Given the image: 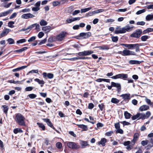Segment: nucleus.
I'll return each mask as SVG.
<instances>
[{"label": "nucleus", "mask_w": 153, "mask_h": 153, "mask_svg": "<svg viewBox=\"0 0 153 153\" xmlns=\"http://www.w3.org/2000/svg\"><path fill=\"white\" fill-rule=\"evenodd\" d=\"M120 26H117L116 27V30H115L114 33L115 34L124 33L126 32H129L131 31L133 28V27L129 26L128 25H126L125 27L120 28V30H118L119 29Z\"/></svg>", "instance_id": "nucleus-1"}, {"label": "nucleus", "mask_w": 153, "mask_h": 153, "mask_svg": "<svg viewBox=\"0 0 153 153\" xmlns=\"http://www.w3.org/2000/svg\"><path fill=\"white\" fill-rule=\"evenodd\" d=\"M25 118L21 114L18 113L16 115L15 120L16 122L19 125L25 126Z\"/></svg>", "instance_id": "nucleus-2"}, {"label": "nucleus", "mask_w": 153, "mask_h": 153, "mask_svg": "<svg viewBox=\"0 0 153 153\" xmlns=\"http://www.w3.org/2000/svg\"><path fill=\"white\" fill-rule=\"evenodd\" d=\"M142 45L141 44H127L126 48L129 49H133L135 48V51L137 52L140 51L139 46Z\"/></svg>", "instance_id": "nucleus-3"}, {"label": "nucleus", "mask_w": 153, "mask_h": 153, "mask_svg": "<svg viewBox=\"0 0 153 153\" xmlns=\"http://www.w3.org/2000/svg\"><path fill=\"white\" fill-rule=\"evenodd\" d=\"M142 33V31L141 29H137L131 35V37L135 38H139Z\"/></svg>", "instance_id": "nucleus-4"}, {"label": "nucleus", "mask_w": 153, "mask_h": 153, "mask_svg": "<svg viewBox=\"0 0 153 153\" xmlns=\"http://www.w3.org/2000/svg\"><path fill=\"white\" fill-rule=\"evenodd\" d=\"M67 35V33L66 32H62L58 35L55 37L54 39H56L57 41H61L64 39Z\"/></svg>", "instance_id": "nucleus-5"}, {"label": "nucleus", "mask_w": 153, "mask_h": 153, "mask_svg": "<svg viewBox=\"0 0 153 153\" xmlns=\"http://www.w3.org/2000/svg\"><path fill=\"white\" fill-rule=\"evenodd\" d=\"M67 145L71 149H77L80 148V146L78 143L74 142H69L67 143Z\"/></svg>", "instance_id": "nucleus-6"}, {"label": "nucleus", "mask_w": 153, "mask_h": 153, "mask_svg": "<svg viewBox=\"0 0 153 153\" xmlns=\"http://www.w3.org/2000/svg\"><path fill=\"white\" fill-rule=\"evenodd\" d=\"M80 19V18L79 17H70L67 19L66 20L65 23L66 24H69L71 23V22L77 21L79 20Z\"/></svg>", "instance_id": "nucleus-7"}, {"label": "nucleus", "mask_w": 153, "mask_h": 153, "mask_svg": "<svg viewBox=\"0 0 153 153\" xmlns=\"http://www.w3.org/2000/svg\"><path fill=\"white\" fill-rule=\"evenodd\" d=\"M43 120L45 122L47 125L51 128H52L54 130H55L57 133H59V132L58 130H56L54 127L53 126L52 123L50 121V120L48 119H44Z\"/></svg>", "instance_id": "nucleus-8"}, {"label": "nucleus", "mask_w": 153, "mask_h": 153, "mask_svg": "<svg viewBox=\"0 0 153 153\" xmlns=\"http://www.w3.org/2000/svg\"><path fill=\"white\" fill-rule=\"evenodd\" d=\"M123 53L124 56H129L130 55H135L134 52L127 50L126 49H125L123 51Z\"/></svg>", "instance_id": "nucleus-9"}, {"label": "nucleus", "mask_w": 153, "mask_h": 153, "mask_svg": "<svg viewBox=\"0 0 153 153\" xmlns=\"http://www.w3.org/2000/svg\"><path fill=\"white\" fill-rule=\"evenodd\" d=\"M111 85L114 87H115L117 88V91L118 93H119L121 89V85L119 83H116L114 82H111Z\"/></svg>", "instance_id": "nucleus-10"}, {"label": "nucleus", "mask_w": 153, "mask_h": 153, "mask_svg": "<svg viewBox=\"0 0 153 153\" xmlns=\"http://www.w3.org/2000/svg\"><path fill=\"white\" fill-rule=\"evenodd\" d=\"M91 34V33L90 32L81 33L79 34V36L83 37L84 38L86 39L90 36Z\"/></svg>", "instance_id": "nucleus-11"}, {"label": "nucleus", "mask_w": 153, "mask_h": 153, "mask_svg": "<svg viewBox=\"0 0 153 153\" xmlns=\"http://www.w3.org/2000/svg\"><path fill=\"white\" fill-rule=\"evenodd\" d=\"M35 16L30 13L24 14L22 16V18L24 19H27L34 17Z\"/></svg>", "instance_id": "nucleus-12"}, {"label": "nucleus", "mask_w": 153, "mask_h": 153, "mask_svg": "<svg viewBox=\"0 0 153 153\" xmlns=\"http://www.w3.org/2000/svg\"><path fill=\"white\" fill-rule=\"evenodd\" d=\"M139 136V134L138 133H135L133 136V139L131 141V144L132 145H134L136 141L138 140V138Z\"/></svg>", "instance_id": "nucleus-13"}, {"label": "nucleus", "mask_w": 153, "mask_h": 153, "mask_svg": "<svg viewBox=\"0 0 153 153\" xmlns=\"http://www.w3.org/2000/svg\"><path fill=\"white\" fill-rule=\"evenodd\" d=\"M13 11L12 9H10L6 11L0 13V17L5 16L10 13Z\"/></svg>", "instance_id": "nucleus-14"}, {"label": "nucleus", "mask_w": 153, "mask_h": 153, "mask_svg": "<svg viewBox=\"0 0 153 153\" xmlns=\"http://www.w3.org/2000/svg\"><path fill=\"white\" fill-rule=\"evenodd\" d=\"M10 30L9 29H5L3 30L1 34H0V38H2L7 35L10 31Z\"/></svg>", "instance_id": "nucleus-15"}, {"label": "nucleus", "mask_w": 153, "mask_h": 153, "mask_svg": "<svg viewBox=\"0 0 153 153\" xmlns=\"http://www.w3.org/2000/svg\"><path fill=\"white\" fill-rule=\"evenodd\" d=\"M43 77L44 78H46L47 77L48 79H52L54 76L53 74H52L48 73L47 74L46 72H43L42 74Z\"/></svg>", "instance_id": "nucleus-16"}, {"label": "nucleus", "mask_w": 153, "mask_h": 153, "mask_svg": "<svg viewBox=\"0 0 153 153\" xmlns=\"http://www.w3.org/2000/svg\"><path fill=\"white\" fill-rule=\"evenodd\" d=\"M51 30V27L50 26L43 27H42V30L46 33L49 32Z\"/></svg>", "instance_id": "nucleus-17"}, {"label": "nucleus", "mask_w": 153, "mask_h": 153, "mask_svg": "<svg viewBox=\"0 0 153 153\" xmlns=\"http://www.w3.org/2000/svg\"><path fill=\"white\" fill-rule=\"evenodd\" d=\"M143 62V61H139L136 60H130L129 61L128 63L130 64L134 65L139 64Z\"/></svg>", "instance_id": "nucleus-18"}, {"label": "nucleus", "mask_w": 153, "mask_h": 153, "mask_svg": "<svg viewBox=\"0 0 153 153\" xmlns=\"http://www.w3.org/2000/svg\"><path fill=\"white\" fill-rule=\"evenodd\" d=\"M149 106L146 105H143L141 106L139 108V110L141 111H146L149 109Z\"/></svg>", "instance_id": "nucleus-19"}, {"label": "nucleus", "mask_w": 153, "mask_h": 153, "mask_svg": "<svg viewBox=\"0 0 153 153\" xmlns=\"http://www.w3.org/2000/svg\"><path fill=\"white\" fill-rule=\"evenodd\" d=\"M118 78H120L126 80L128 77V75L126 74H118Z\"/></svg>", "instance_id": "nucleus-20"}, {"label": "nucleus", "mask_w": 153, "mask_h": 153, "mask_svg": "<svg viewBox=\"0 0 153 153\" xmlns=\"http://www.w3.org/2000/svg\"><path fill=\"white\" fill-rule=\"evenodd\" d=\"M27 67V66L25 65L21 66V67L13 69L12 70V71L13 72H16V71H19L21 70L24 69L26 68Z\"/></svg>", "instance_id": "nucleus-21"}, {"label": "nucleus", "mask_w": 153, "mask_h": 153, "mask_svg": "<svg viewBox=\"0 0 153 153\" xmlns=\"http://www.w3.org/2000/svg\"><path fill=\"white\" fill-rule=\"evenodd\" d=\"M107 142V140L105 138H102L101 140L98 142L99 145H102V146H104L105 145V143Z\"/></svg>", "instance_id": "nucleus-22"}, {"label": "nucleus", "mask_w": 153, "mask_h": 153, "mask_svg": "<svg viewBox=\"0 0 153 153\" xmlns=\"http://www.w3.org/2000/svg\"><path fill=\"white\" fill-rule=\"evenodd\" d=\"M96 81V82H101L102 81H104L107 82H110V80L109 79H106L99 78L97 79Z\"/></svg>", "instance_id": "nucleus-23"}, {"label": "nucleus", "mask_w": 153, "mask_h": 153, "mask_svg": "<svg viewBox=\"0 0 153 153\" xmlns=\"http://www.w3.org/2000/svg\"><path fill=\"white\" fill-rule=\"evenodd\" d=\"M77 125L79 128H82L83 131H86L88 129L87 126L83 124H79Z\"/></svg>", "instance_id": "nucleus-24"}, {"label": "nucleus", "mask_w": 153, "mask_h": 153, "mask_svg": "<svg viewBox=\"0 0 153 153\" xmlns=\"http://www.w3.org/2000/svg\"><path fill=\"white\" fill-rule=\"evenodd\" d=\"M34 81L38 82L39 84H41V87L43 86V85L45 83V82L43 80H40V79L38 78L35 79Z\"/></svg>", "instance_id": "nucleus-25"}, {"label": "nucleus", "mask_w": 153, "mask_h": 153, "mask_svg": "<svg viewBox=\"0 0 153 153\" xmlns=\"http://www.w3.org/2000/svg\"><path fill=\"white\" fill-rule=\"evenodd\" d=\"M130 94H125L121 95L120 97H122L125 100H128L130 99Z\"/></svg>", "instance_id": "nucleus-26"}, {"label": "nucleus", "mask_w": 153, "mask_h": 153, "mask_svg": "<svg viewBox=\"0 0 153 153\" xmlns=\"http://www.w3.org/2000/svg\"><path fill=\"white\" fill-rule=\"evenodd\" d=\"M96 48H98L100 49L103 50H108L109 48L108 46L107 45H103L101 46H99Z\"/></svg>", "instance_id": "nucleus-27"}, {"label": "nucleus", "mask_w": 153, "mask_h": 153, "mask_svg": "<svg viewBox=\"0 0 153 153\" xmlns=\"http://www.w3.org/2000/svg\"><path fill=\"white\" fill-rule=\"evenodd\" d=\"M80 144L82 148H84L85 146L88 145L87 142L86 141H81Z\"/></svg>", "instance_id": "nucleus-28"}, {"label": "nucleus", "mask_w": 153, "mask_h": 153, "mask_svg": "<svg viewBox=\"0 0 153 153\" xmlns=\"http://www.w3.org/2000/svg\"><path fill=\"white\" fill-rule=\"evenodd\" d=\"M27 49V47H24L21 49L16 50L15 51H14L15 52H17V53H22L24 51L26 50Z\"/></svg>", "instance_id": "nucleus-29"}, {"label": "nucleus", "mask_w": 153, "mask_h": 153, "mask_svg": "<svg viewBox=\"0 0 153 153\" xmlns=\"http://www.w3.org/2000/svg\"><path fill=\"white\" fill-rule=\"evenodd\" d=\"M140 116L139 119L144 120L146 119L145 114L143 113H138Z\"/></svg>", "instance_id": "nucleus-30"}, {"label": "nucleus", "mask_w": 153, "mask_h": 153, "mask_svg": "<svg viewBox=\"0 0 153 153\" xmlns=\"http://www.w3.org/2000/svg\"><path fill=\"white\" fill-rule=\"evenodd\" d=\"M146 19L147 21H150L153 19V14L148 15L146 17Z\"/></svg>", "instance_id": "nucleus-31"}, {"label": "nucleus", "mask_w": 153, "mask_h": 153, "mask_svg": "<svg viewBox=\"0 0 153 153\" xmlns=\"http://www.w3.org/2000/svg\"><path fill=\"white\" fill-rule=\"evenodd\" d=\"M37 124L39 126V127L42 128V130L44 131L45 130V126L43 123H37Z\"/></svg>", "instance_id": "nucleus-32"}, {"label": "nucleus", "mask_w": 153, "mask_h": 153, "mask_svg": "<svg viewBox=\"0 0 153 153\" xmlns=\"http://www.w3.org/2000/svg\"><path fill=\"white\" fill-rule=\"evenodd\" d=\"M124 115L125 118L126 119H128L130 118L131 116V114L127 111H125Z\"/></svg>", "instance_id": "nucleus-33"}, {"label": "nucleus", "mask_w": 153, "mask_h": 153, "mask_svg": "<svg viewBox=\"0 0 153 153\" xmlns=\"http://www.w3.org/2000/svg\"><path fill=\"white\" fill-rule=\"evenodd\" d=\"M84 56L91 54L94 53L92 51H84Z\"/></svg>", "instance_id": "nucleus-34"}, {"label": "nucleus", "mask_w": 153, "mask_h": 153, "mask_svg": "<svg viewBox=\"0 0 153 153\" xmlns=\"http://www.w3.org/2000/svg\"><path fill=\"white\" fill-rule=\"evenodd\" d=\"M13 132L15 134H16L18 133H22L23 131L20 128H16L14 129Z\"/></svg>", "instance_id": "nucleus-35"}, {"label": "nucleus", "mask_w": 153, "mask_h": 153, "mask_svg": "<svg viewBox=\"0 0 153 153\" xmlns=\"http://www.w3.org/2000/svg\"><path fill=\"white\" fill-rule=\"evenodd\" d=\"M2 107L3 108V110L4 112L7 114L8 110V106L6 105H3L2 106Z\"/></svg>", "instance_id": "nucleus-36"}, {"label": "nucleus", "mask_w": 153, "mask_h": 153, "mask_svg": "<svg viewBox=\"0 0 153 153\" xmlns=\"http://www.w3.org/2000/svg\"><path fill=\"white\" fill-rule=\"evenodd\" d=\"M7 41L8 42L9 44V45L14 44L15 43L14 39L11 38H9L7 39Z\"/></svg>", "instance_id": "nucleus-37"}, {"label": "nucleus", "mask_w": 153, "mask_h": 153, "mask_svg": "<svg viewBox=\"0 0 153 153\" xmlns=\"http://www.w3.org/2000/svg\"><path fill=\"white\" fill-rule=\"evenodd\" d=\"M40 24L41 26H45L47 25V22L44 19H42L40 22Z\"/></svg>", "instance_id": "nucleus-38"}, {"label": "nucleus", "mask_w": 153, "mask_h": 153, "mask_svg": "<svg viewBox=\"0 0 153 153\" xmlns=\"http://www.w3.org/2000/svg\"><path fill=\"white\" fill-rule=\"evenodd\" d=\"M92 7H90L84 9H81V13H85L90 10L91 9Z\"/></svg>", "instance_id": "nucleus-39"}, {"label": "nucleus", "mask_w": 153, "mask_h": 153, "mask_svg": "<svg viewBox=\"0 0 153 153\" xmlns=\"http://www.w3.org/2000/svg\"><path fill=\"white\" fill-rule=\"evenodd\" d=\"M111 102L117 104L119 102V100L116 98H113L111 99Z\"/></svg>", "instance_id": "nucleus-40"}, {"label": "nucleus", "mask_w": 153, "mask_h": 153, "mask_svg": "<svg viewBox=\"0 0 153 153\" xmlns=\"http://www.w3.org/2000/svg\"><path fill=\"white\" fill-rule=\"evenodd\" d=\"M149 36H143L141 37V39L143 41H145L149 38Z\"/></svg>", "instance_id": "nucleus-41"}, {"label": "nucleus", "mask_w": 153, "mask_h": 153, "mask_svg": "<svg viewBox=\"0 0 153 153\" xmlns=\"http://www.w3.org/2000/svg\"><path fill=\"white\" fill-rule=\"evenodd\" d=\"M146 10L143 9L142 10H140L138 11L136 13L137 15H140L146 12Z\"/></svg>", "instance_id": "nucleus-42"}, {"label": "nucleus", "mask_w": 153, "mask_h": 153, "mask_svg": "<svg viewBox=\"0 0 153 153\" xmlns=\"http://www.w3.org/2000/svg\"><path fill=\"white\" fill-rule=\"evenodd\" d=\"M14 24V22L13 21H10L8 23V26L10 27L13 28L14 27V26L13 25Z\"/></svg>", "instance_id": "nucleus-43"}, {"label": "nucleus", "mask_w": 153, "mask_h": 153, "mask_svg": "<svg viewBox=\"0 0 153 153\" xmlns=\"http://www.w3.org/2000/svg\"><path fill=\"white\" fill-rule=\"evenodd\" d=\"M26 39H22L19 40L17 41L16 43L17 44H19L25 42H26Z\"/></svg>", "instance_id": "nucleus-44"}, {"label": "nucleus", "mask_w": 153, "mask_h": 153, "mask_svg": "<svg viewBox=\"0 0 153 153\" xmlns=\"http://www.w3.org/2000/svg\"><path fill=\"white\" fill-rule=\"evenodd\" d=\"M111 39L112 41L114 42H116L118 40V37L117 36H111Z\"/></svg>", "instance_id": "nucleus-45"}, {"label": "nucleus", "mask_w": 153, "mask_h": 153, "mask_svg": "<svg viewBox=\"0 0 153 153\" xmlns=\"http://www.w3.org/2000/svg\"><path fill=\"white\" fill-rule=\"evenodd\" d=\"M38 72L39 71L38 70H33L29 71L28 73L27 74V75L31 73H35L38 74Z\"/></svg>", "instance_id": "nucleus-46"}, {"label": "nucleus", "mask_w": 153, "mask_h": 153, "mask_svg": "<svg viewBox=\"0 0 153 153\" xmlns=\"http://www.w3.org/2000/svg\"><path fill=\"white\" fill-rule=\"evenodd\" d=\"M28 96L30 98H31V99H34V98H35L37 96L36 94H29L28 95Z\"/></svg>", "instance_id": "nucleus-47"}, {"label": "nucleus", "mask_w": 153, "mask_h": 153, "mask_svg": "<svg viewBox=\"0 0 153 153\" xmlns=\"http://www.w3.org/2000/svg\"><path fill=\"white\" fill-rule=\"evenodd\" d=\"M139 115L138 114V113H137L136 115L133 116L132 117V119L133 120H135L137 119H139Z\"/></svg>", "instance_id": "nucleus-48"}, {"label": "nucleus", "mask_w": 153, "mask_h": 153, "mask_svg": "<svg viewBox=\"0 0 153 153\" xmlns=\"http://www.w3.org/2000/svg\"><path fill=\"white\" fill-rule=\"evenodd\" d=\"M120 123H121L123 124L124 126L129 125L131 124V123H130L127 122L125 121L120 122Z\"/></svg>", "instance_id": "nucleus-49"}, {"label": "nucleus", "mask_w": 153, "mask_h": 153, "mask_svg": "<svg viewBox=\"0 0 153 153\" xmlns=\"http://www.w3.org/2000/svg\"><path fill=\"white\" fill-rule=\"evenodd\" d=\"M149 142V141L147 140H143L141 142V145L144 146L147 144Z\"/></svg>", "instance_id": "nucleus-50"}, {"label": "nucleus", "mask_w": 153, "mask_h": 153, "mask_svg": "<svg viewBox=\"0 0 153 153\" xmlns=\"http://www.w3.org/2000/svg\"><path fill=\"white\" fill-rule=\"evenodd\" d=\"M56 146L58 149H61L62 147V144L61 143L58 142L56 143Z\"/></svg>", "instance_id": "nucleus-51"}, {"label": "nucleus", "mask_w": 153, "mask_h": 153, "mask_svg": "<svg viewBox=\"0 0 153 153\" xmlns=\"http://www.w3.org/2000/svg\"><path fill=\"white\" fill-rule=\"evenodd\" d=\"M123 131L122 129H121V128H119L117 129V131H116V133H120L121 134H123Z\"/></svg>", "instance_id": "nucleus-52"}, {"label": "nucleus", "mask_w": 153, "mask_h": 153, "mask_svg": "<svg viewBox=\"0 0 153 153\" xmlns=\"http://www.w3.org/2000/svg\"><path fill=\"white\" fill-rule=\"evenodd\" d=\"M33 89V87L31 86H29L26 87L25 88V90L26 91H30Z\"/></svg>", "instance_id": "nucleus-53"}, {"label": "nucleus", "mask_w": 153, "mask_h": 153, "mask_svg": "<svg viewBox=\"0 0 153 153\" xmlns=\"http://www.w3.org/2000/svg\"><path fill=\"white\" fill-rule=\"evenodd\" d=\"M80 12V11L79 10H75L72 13V15L73 16H74L77 15V14L79 13Z\"/></svg>", "instance_id": "nucleus-54"}, {"label": "nucleus", "mask_w": 153, "mask_h": 153, "mask_svg": "<svg viewBox=\"0 0 153 153\" xmlns=\"http://www.w3.org/2000/svg\"><path fill=\"white\" fill-rule=\"evenodd\" d=\"M131 144V142L129 141H125L123 143V145L125 146H127L130 145Z\"/></svg>", "instance_id": "nucleus-55"}, {"label": "nucleus", "mask_w": 153, "mask_h": 153, "mask_svg": "<svg viewBox=\"0 0 153 153\" xmlns=\"http://www.w3.org/2000/svg\"><path fill=\"white\" fill-rule=\"evenodd\" d=\"M36 25V23L30 25L26 29V30H28L29 29H32Z\"/></svg>", "instance_id": "nucleus-56"}, {"label": "nucleus", "mask_w": 153, "mask_h": 153, "mask_svg": "<svg viewBox=\"0 0 153 153\" xmlns=\"http://www.w3.org/2000/svg\"><path fill=\"white\" fill-rule=\"evenodd\" d=\"M36 38V37L35 36H33L31 37L28 40V42H30L34 41Z\"/></svg>", "instance_id": "nucleus-57"}, {"label": "nucleus", "mask_w": 153, "mask_h": 153, "mask_svg": "<svg viewBox=\"0 0 153 153\" xmlns=\"http://www.w3.org/2000/svg\"><path fill=\"white\" fill-rule=\"evenodd\" d=\"M44 33L42 32H39L38 34V36L39 38H41L44 36Z\"/></svg>", "instance_id": "nucleus-58"}, {"label": "nucleus", "mask_w": 153, "mask_h": 153, "mask_svg": "<svg viewBox=\"0 0 153 153\" xmlns=\"http://www.w3.org/2000/svg\"><path fill=\"white\" fill-rule=\"evenodd\" d=\"M151 115V113L149 111H147L145 114L146 118H148Z\"/></svg>", "instance_id": "nucleus-59"}, {"label": "nucleus", "mask_w": 153, "mask_h": 153, "mask_svg": "<svg viewBox=\"0 0 153 153\" xmlns=\"http://www.w3.org/2000/svg\"><path fill=\"white\" fill-rule=\"evenodd\" d=\"M145 100L146 102L149 105L151 106V104L152 103V102H151L150 100L146 98L145 99Z\"/></svg>", "instance_id": "nucleus-60"}, {"label": "nucleus", "mask_w": 153, "mask_h": 153, "mask_svg": "<svg viewBox=\"0 0 153 153\" xmlns=\"http://www.w3.org/2000/svg\"><path fill=\"white\" fill-rule=\"evenodd\" d=\"M145 24V22L143 21H141V22H138L137 23V25H143Z\"/></svg>", "instance_id": "nucleus-61"}, {"label": "nucleus", "mask_w": 153, "mask_h": 153, "mask_svg": "<svg viewBox=\"0 0 153 153\" xmlns=\"http://www.w3.org/2000/svg\"><path fill=\"white\" fill-rule=\"evenodd\" d=\"M98 106L101 111H102L104 107V105L103 104H101L98 105Z\"/></svg>", "instance_id": "nucleus-62"}, {"label": "nucleus", "mask_w": 153, "mask_h": 153, "mask_svg": "<svg viewBox=\"0 0 153 153\" xmlns=\"http://www.w3.org/2000/svg\"><path fill=\"white\" fill-rule=\"evenodd\" d=\"M133 146L132 145V144H131L126 147V149L128 150H131L133 148Z\"/></svg>", "instance_id": "nucleus-63"}, {"label": "nucleus", "mask_w": 153, "mask_h": 153, "mask_svg": "<svg viewBox=\"0 0 153 153\" xmlns=\"http://www.w3.org/2000/svg\"><path fill=\"white\" fill-rule=\"evenodd\" d=\"M94 107V105L92 103H89L88 106V108L89 109H92Z\"/></svg>", "instance_id": "nucleus-64"}]
</instances>
